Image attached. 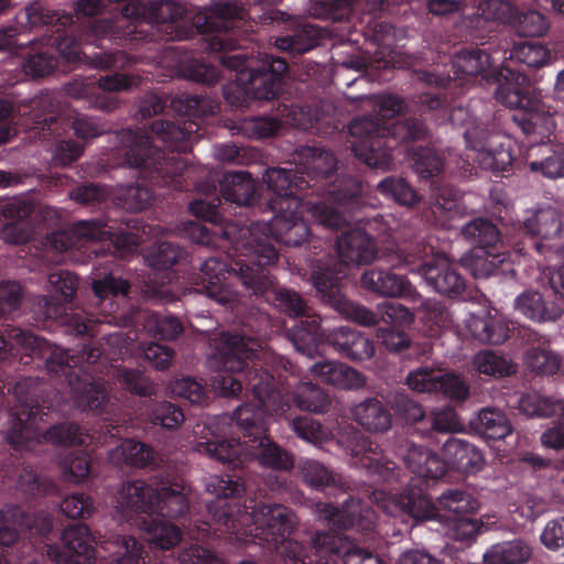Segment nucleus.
<instances>
[{
    "label": "nucleus",
    "mask_w": 564,
    "mask_h": 564,
    "mask_svg": "<svg viewBox=\"0 0 564 564\" xmlns=\"http://www.w3.org/2000/svg\"><path fill=\"white\" fill-rule=\"evenodd\" d=\"M192 232L198 245L228 249L226 257H208L200 264L197 284L209 299L221 305L238 303L239 292L230 282L237 279L250 295L279 306L290 317L299 318L289 330L297 351L308 357L318 351L321 317L311 313V307L297 292L278 288L270 273L269 268L279 258L275 247L262 240L252 243L250 230L235 224L212 228L195 225Z\"/></svg>",
    "instance_id": "nucleus-1"
},
{
    "label": "nucleus",
    "mask_w": 564,
    "mask_h": 564,
    "mask_svg": "<svg viewBox=\"0 0 564 564\" xmlns=\"http://www.w3.org/2000/svg\"><path fill=\"white\" fill-rule=\"evenodd\" d=\"M205 487L215 499L206 505L208 519L197 525V538L220 539L232 545L257 544L285 564H313L312 544L289 538L296 524L292 509L256 498L241 503L246 488L238 475H212Z\"/></svg>",
    "instance_id": "nucleus-2"
},
{
    "label": "nucleus",
    "mask_w": 564,
    "mask_h": 564,
    "mask_svg": "<svg viewBox=\"0 0 564 564\" xmlns=\"http://www.w3.org/2000/svg\"><path fill=\"white\" fill-rule=\"evenodd\" d=\"M174 113L175 121L158 119L149 126L150 133L160 140L173 154L169 155L153 145L151 135L143 130L122 131L121 143L127 148L124 160L153 186L174 191H188L187 163L178 154L187 152L199 122L213 113V106L202 95L181 94L170 96L159 90L145 93L139 100L138 115L148 119L156 115Z\"/></svg>",
    "instance_id": "nucleus-3"
},
{
    "label": "nucleus",
    "mask_w": 564,
    "mask_h": 564,
    "mask_svg": "<svg viewBox=\"0 0 564 564\" xmlns=\"http://www.w3.org/2000/svg\"><path fill=\"white\" fill-rule=\"evenodd\" d=\"M73 8L75 9V6ZM74 13H76L75 10ZM94 20L95 18H80L78 20L76 14L50 9L39 0L30 3L17 15V22L21 26L29 25L30 29L45 28L43 41L47 48L30 53L23 59L22 66L24 73L29 76L43 77L48 75L57 67V57L53 52L55 51L69 64L89 58L90 65L95 68L115 70L112 75L99 77L97 80L99 91L94 99L96 108L109 112L119 106V100L109 93L138 87L141 77L118 72L137 62L134 56L127 54L124 51H101L89 56L83 50L84 44L105 48L104 40H96L93 36L87 39L89 25Z\"/></svg>",
    "instance_id": "nucleus-4"
},
{
    "label": "nucleus",
    "mask_w": 564,
    "mask_h": 564,
    "mask_svg": "<svg viewBox=\"0 0 564 564\" xmlns=\"http://www.w3.org/2000/svg\"><path fill=\"white\" fill-rule=\"evenodd\" d=\"M327 198L329 204L314 205L313 216L324 228L336 231L341 229L335 239L338 259L330 256L314 259L311 272L317 263L330 260L341 264L346 275L349 264L365 265L379 260L390 267H402L426 254L427 248L422 241H411L403 246L392 241L381 248L377 246L371 231L378 229L382 217L368 218L362 215L366 198L360 178L344 177L339 185L330 186Z\"/></svg>",
    "instance_id": "nucleus-5"
},
{
    "label": "nucleus",
    "mask_w": 564,
    "mask_h": 564,
    "mask_svg": "<svg viewBox=\"0 0 564 564\" xmlns=\"http://www.w3.org/2000/svg\"><path fill=\"white\" fill-rule=\"evenodd\" d=\"M245 14V8L237 1H214L196 15L195 23L200 33H215L208 39V50L218 53V62L235 72V77L224 86L225 100L234 107L248 108L252 100L279 98L289 64L285 58L271 54L249 56L241 52L231 53L228 31L236 22L242 21Z\"/></svg>",
    "instance_id": "nucleus-6"
},
{
    "label": "nucleus",
    "mask_w": 564,
    "mask_h": 564,
    "mask_svg": "<svg viewBox=\"0 0 564 564\" xmlns=\"http://www.w3.org/2000/svg\"><path fill=\"white\" fill-rule=\"evenodd\" d=\"M263 379H272L264 375L250 377L252 402L238 406L232 414L235 430L229 438L212 433V437L198 441L196 449L208 457L229 464L232 469L242 468L248 462L257 459L262 466L273 470H291L294 465L293 456L267 436L268 416L281 414L288 405L274 386L267 389L265 394L260 389Z\"/></svg>",
    "instance_id": "nucleus-7"
},
{
    "label": "nucleus",
    "mask_w": 564,
    "mask_h": 564,
    "mask_svg": "<svg viewBox=\"0 0 564 564\" xmlns=\"http://www.w3.org/2000/svg\"><path fill=\"white\" fill-rule=\"evenodd\" d=\"M261 344L253 337L240 334L221 333L212 356V365L216 370L214 386L223 397H236L243 388L250 390V377L259 375V378L268 375L272 379H263L260 389L263 395L267 389L274 386L288 405L281 414L274 416H285L291 410L292 404L303 411L312 413H326L332 404L328 392L313 382H301L290 394L281 382V378L264 368L259 360Z\"/></svg>",
    "instance_id": "nucleus-8"
},
{
    "label": "nucleus",
    "mask_w": 564,
    "mask_h": 564,
    "mask_svg": "<svg viewBox=\"0 0 564 564\" xmlns=\"http://www.w3.org/2000/svg\"><path fill=\"white\" fill-rule=\"evenodd\" d=\"M6 332L9 339L0 335V359H4L14 349V341L32 360L43 361L50 376L61 378L69 387L78 408L99 416L111 414L113 403L106 382L93 373L95 369H90L102 356L99 347L91 343L83 344L79 354L70 355L69 350L19 327H10Z\"/></svg>",
    "instance_id": "nucleus-9"
},
{
    "label": "nucleus",
    "mask_w": 564,
    "mask_h": 564,
    "mask_svg": "<svg viewBox=\"0 0 564 564\" xmlns=\"http://www.w3.org/2000/svg\"><path fill=\"white\" fill-rule=\"evenodd\" d=\"M77 19L95 18L88 37L115 43L144 44L153 41L149 29L164 31L165 41L187 39V31L180 30L185 8L173 0H153L148 6L134 0H76Z\"/></svg>",
    "instance_id": "nucleus-10"
},
{
    "label": "nucleus",
    "mask_w": 564,
    "mask_h": 564,
    "mask_svg": "<svg viewBox=\"0 0 564 564\" xmlns=\"http://www.w3.org/2000/svg\"><path fill=\"white\" fill-rule=\"evenodd\" d=\"M373 99V112L355 118L348 126L351 150L369 167L388 170L394 161L393 151L400 144L425 139L427 128L414 117L394 119L405 108L400 96L383 94Z\"/></svg>",
    "instance_id": "nucleus-11"
},
{
    "label": "nucleus",
    "mask_w": 564,
    "mask_h": 564,
    "mask_svg": "<svg viewBox=\"0 0 564 564\" xmlns=\"http://www.w3.org/2000/svg\"><path fill=\"white\" fill-rule=\"evenodd\" d=\"M118 505L130 519L138 517L152 547L171 550L182 540L180 528L170 521L184 517L189 508L182 484L153 487L143 480L128 481L120 489Z\"/></svg>",
    "instance_id": "nucleus-12"
},
{
    "label": "nucleus",
    "mask_w": 564,
    "mask_h": 564,
    "mask_svg": "<svg viewBox=\"0 0 564 564\" xmlns=\"http://www.w3.org/2000/svg\"><path fill=\"white\" fill-rule=\"evenodd\" d=\"M12 393L15 400L11 412V426L7 433L8 443L15 449L29 448L43 438L54 445L84 446L88 435L74 422H63L42 432L40 423L47 415L42 384L37 378L26 377L13 386L0 381V402Z\"/></svg>",
    "instance_id": "nucleus-13"
},
{
    "label": "nucleus",
    "mask_w": 564,
    "mask_h": 564,
    "mask_svg": "<svg viewBox=\"0 0 564 564\" xmlns=\"http://www.w3.org/2000/svg\"><path fill=\"white\" fill-rule=\"evenodd\" d=\"M302 154L306 158L304 172L284 167H270L264 172L262 178L269 191L267 205L271 212L297 209V195L307 189H311V195L323 198L313 203L312 207L323 203L329 204L327 192L330 186L339 185L344 177H351L337 176V159L332 151L312 147L303 149ZM311 210L313 212V208Z\"/></svg>",
    "instance_id": "nucleus-14"
},
{
    "label": "nucleus",
    "mask_w": 564,
    "mask_h": 564,
    "mask_svg": "<svg viewBox=\"0 0 564 564\" xmlns=\"http://www.w3.org/2000/svg\"><path fill=\"white\" fill-rule=\"evenodd\" d=\"M196 189L200 197L189 204V210L194 216L208 224L191 223L188 229L192 237L193 227L195 225L212 228L216 225L225 226L227 224H235L239 228H246V226H240L236 221L226 220L219 213L221 198L217 193L215 183L206 182L198 184ZM296 210L297 209L292 208L284 212H274L275 216L272 220L263 226L267 231L264 237H256L253 229L247 227L251 232V242L254 243V240H262L271 243L273 247L274 245L271 242V239L288 247H297L304 242H307L310 246L314 243L311 229L307 224L297 216Z\"/></svg>",
    "instance_id": "nucleus-15"
},
{
    "label": "nucleus",
    "mask_w": 564,
    "mask_h": 564,
    "mask_svg": "<svg viewBox=\"0 0 564 564\" xmlns=\"http://www.w3.org/2000/svg\"><path fill=\"white\" fill-rule=\"evenodd\" d=\"M489 82L497 86L496 100L516 110L512 121L525 135L543 138L554 127L553 118L541 109V102L533 94L530 79L522 70L502 63L490 72Z\"/></svg>",
    "instance_id": "nucleus-16"
},
{
    "label": "nucleus",
    "mask_w": 564,
    "mask_h": 564,
    "mask_svg": "<svg viewBox=\"0 0 564 564\" xmlns=\"http://www.w3.org/2000/svg\"><path fill=\"white\" fill-rule=\"evenodd\" d=\"M19 116L26 117L23 124L42 133L43 138L61 135L67 128L85 141L101 135L106 129L96 118L87 115H77L67 118L61 110L56 99L51 94H41L29 100L26 105L18 106Z\"/></svg>",
    "instance_id": "nucleus-17"
},
{
    "label": "nucleus",
    "mask_w": 564,
    "mask_h": 564,
    "mask_svg": "<svg viewBox=\"0 0 564 564\" xmlns=\"http://www.w3.org/2000/svg\"><path fill=\"white\" fill-rule=\"evenodd\" d=\"M463 237L474 247L462 258L463 265L475 279L505 275L512 272L509 254L503 249L500 230L485 218H475L464 225Z\"/></svg>",
    "instance_id": "nucleus-18"
},
{
    "label": "nucleus",
    "mask_w": 564,
    "mask_h": 564,
    "mask_svg": "<svg viewBox=\"0 0 564 564\" xmlns=\"http://www.w3.org/2000/svg\"><path fill=\"white\" fill-rule=\"evenodd\" d=\"M402 513L419 524L425 521H447L458 516L471 514L478 509V501L463 489L448 488L437 498L438 508L417 488H406L398 497Z\"/></svg>",
    "instance_id": "nucleus-19"
},
{
    "label": "nucleus",
    "mask_w": 564,
    "mask_h": 564,
    "mask_svg": "<svg viewBox=\"0 0 564 564\" xmlns=\"http://www.w3.org/2000/svg\"><path fill=\"white\" fill-rule=\"evenodd\" d=\"M48 294L41 296L39 306L45 319L65 318L66 330L75 336H96L98 324L83 313L66 314V306L73 302L78 289L77 276L67 270L50 273Z\"/></svg>",
    "instance_id": "nucleus-20"
},
{
    "label": "nucleus",
    "mask_w": 564,
    "mask_h": 564,
    "mask_svg": "<svg viewBox=\"0 0 564 564\" xmlns=\"http://www.w3.org/2000/svg\"><path fill=\"white\" fill-rule=\"evenodd\" d=\"M344 278L343 265L333 260L317 263L310 272V280L325 304L345 318L361 326L378 324L379 315L376 312L345 296L341 282Z\"/></svg>",
    "instance_id": "nucleus-21"
},
{
    "label": "nucleus",
    "mask_w": 564,
    "mask_h": 564,
    "mask_svg": "<svg viewBox=\"0 0 564 564\" xmlns=\"http://www.w3.org/2000/svg\"><path fill=\"white\" fill-rule=\"evenodd\" d=\"M494 58L488 48L479 46H465L456 51L451 58L453 75L446 76L434 70L422 72L420 79L429 86L449 89L452 86L460 88L474 83L478 76L489 82Z\"/></svg>",
    "instance_id": "nucleus-22"
},
{
    "label": "nucleus",
    "mask_w": 564,
    "mask_h": 564,
    "mask_svg": "<svg viewBox=\"0 0 564 564\" xmlns=\"http://www.w3.org/2000/svg\"><path fill=\"white\" fill-rule=\"evenodd\" d=\"M108 220L93 218L78 220L68 228L52 235L51 243L55 249L67 251L78 248L83 242L110 240L118 250L133 251L140 243L135 234L128 231H113Z\"/></svg>",
    "instance_id": "nucleus-23"
},
{
    "label": "nucleus",
    "mask_w": 564,
    "mask_h": 564,
    "mask_svg": "<svg viewBox=\"0 0 564 564\" xmlns=\"http://www.w3.org/2000/svg\"><path fill=\"white\" fill-rule=\"evenodd\" d=\"M53 527L54 519L50 513H31L18 505L4 506L0 509V564H12L4 547L12 546L21 533L47 538Z\"/></svg>",
    "instance_id": "nucleus-24"
},
{
    "label": "nucleus",
    "mask_w": 564,
    "mask_h": 564,
    "mask_svg": "<svg viewBox=\"0 0 564 564\" xmlns=\"http://www.w3.org/2000/svg\"><path fill=\"white\" fill-rule=\"evenodd\" d=\"M311 551H314L313 564H386L378 555L324 531L315 533Z\"/></svg>",
    "instance_id": "nucleus-25"
},
{
    "label": "nucleus",
    "mask_w": 564,
    "mask_h": 564,
    "mask_svg": "<svg viewBox=\"0 0 564 564\" xmlns=\"http://www.w3.org/2000/svg\"><path fill=\"white\" fill-rule=\"evenodd\" d=\"M519 230L531 240L535 252L544 256L551 249L549 242L564 236V213L551 206L528 210Z\"/></svg>",
    "instance_id": "nucleus-26"
},
{
    "label": "nucleus",
    "mask_w": 564,
    "mask_h": 564,
    "mask_svg": "<svg viewBox=\"0 0 564 564\" xmlns=\"http://www.w3.org/2000/svg\"><path fill=\"white\" fill-rule=\"evenodd\" d=\"M421 241L426 246L427 252L421 259L416 258L413 264L420 261L416 270L426 284L435 292L448 297L454 299L463 294L466 289V280L459 273L458 268L440 254H433L431 259L425 260L429 254L433 253V248L423 240ZM409 265H412V263Z\"/></svg>",
    "instance_id": "nucleus-27"
},
{
    "label": "nucleus",
    "mask_w": 564,
    "mask_h": 564,
    "mask_svg": "<svg viewBox=\"0 0 564 564\" xmlns=\"http://www.w3.org/2000/svg\"><path fill=\"white\" fill-rule=\"evenodd\" d=\"M316 513L321 520L341 530L351 529L369 533L376 528L373 510L350 495L343 501L340 508L333 503H317Z\"/></svg>",
    "instance_id": "nucleus-28"
},
{
    "label": "nucleus",
    "mask_w": 564,
    "mask_h": 564,
    "mask_svg": "<svg viewBox=\"0 0 564 564\" xmlns=\"http://www.w3.org/2000/svg\"><path fill=\"white\" fill-rule=\"evenodd\" d=\"M406 384L413 391L421 393L440 392L453 401H465L469 397V386L456 373H442L429 367H421L406 377Z\"/></svg>",
    "instance_id": "nucleus-29"
},
{
    "label": "nucleus",
    "mask_w": 564,
    "mask_h": 564,
    "mask_svg": "<svg viewBox=\"0 0 564 564\" xmlns=\"http://www.w3.org/2000/svg\"><path fill=\"white\" fill-rule=\"evenodd\" d=\"M0 482L9 488L14 487L25 499L47 495L53 489L51 482L13 455H3L0 459Z\"/></svg>",
    "instance_id": "nucleus-30"
},
{
    "label": "nucleus",
    "mask_w": 564,
    "mask_h": 564,
    "mask_svg": "<svg viewBox=\"0 0 564 564\" xmlns=\"http://www.w3.org/2000/svg\"><path fill=\"white\" fill-rule=\"evenodd\" d=\"M318 336L343 357L352 361L369 360L375 356V341L365 333L348 326H340L333 329H324L321 327Z\"/></svg>",
    "instance_id": "nucleus-31"
},
{
    "label": "nucleus",
    "mask_w": 564,
    "mask_h": 564,
    "mask_svg": "<svg viewBox=\"0 0 564 564\" xmlns=\"http://www.w3.org/2000/svg\"><path fill=\"white\" fill-rule=\"evenodd\" d=\"M389 269L371 268L360 278L364 289L386 297H404L411 302L420 300L421 294L412 286L405 275L398 274Z\"/></svg>",
    "instance_id": "nucleus-32"
},
{
    "label": "nucleus",
    "mask_w": 564,
    "mask_h": 564,
    "mask_svg": "<svg viewBox=\"0 0 564 564\" xmlns=\"http://www.w3.org/2000/svg\"><path fill=\"white\" fill-rule=\"evenodd\" d=\"M32 206L20 199H10L0 205V215L4 221L0 229L1 239L11 245L26 243L33 234L29 217Z\"/></svg>",
    "instance_id": "nucleus-33"
},
{
    "label": "nucleus",
    "mask_w": 564,
    "mask_h": 564,
    "mask_svg": "<svg viewBox=\"0 0 564 564\" xmlns=\"http://www.w3.org/2000/svg\"><path fill=\"white\" fill-rule=\"evenodd\" d=\"M398 455L416 477L440 479L446 473L445 460L424 445L404 440L398 448Z\"/></svg>",
    "instance_id": "nucleus-34"
},
{
    "label": "nucleus",
    "mask_w": 564,
    "mask_h": 564,
    "mask_svg": "<svg viewBox=\"0 0 564 564\" xmlns=\"http://www.w3.org/2000/svg\"><path fill=\"white\" fill-rule=\"evenodd\" d=\"M399 0H314L308 12L323 20L341 21L352 8L359 7L370 14L386 11Z\"/></svg>",
    "instance_id": "nucleus-35"
},
{
    "label": "nucleus",
    "mask_w": 564,
    "mask_h": 564,
    "mask_svg": "<svg viewBox=\"0 0 564 564\" xmlns=\"http://www.w3.org/2000/svg\"><path fill=\"white\" fill-rule=\"evenodd\" d=\"M351 464L364 469L369 477L378 482H392L400 477L398 465L389 459L378 445L373 446L371 443L352 451Z\"/></svg>",
    "instance_id": "nucleus-36"
},
{
    "label": "nucleus",
    "mask_w": 564,
    "mask_h": 564,
    "mask_svg": "<svg viewBox=\"0 0 564 564\" xmlns=\"http://www.w3.org/2000/svg\"><path fill=\"white\" fill-rule=\"evenodd\" d=\"M419 105L422 112H430L440 123L449 121L453 126L467 128L474 120L463 106H453L447 99V89L444 91H425L419 95Z\"/></svg>",
    "instance_id": "nucleus-37"
},
{
    "label": "nucleus",
    "mask_w": 564,
    "mask_h": 564,
    "mask_svg": "<svg viewBox=\"0 0 564 564\" xmlns=\"http://www.w3.org/2000/svg\"><path fill=\"white\" fill-rule=\"evenodd\" d=\"M514 310L535 323L556 322L564 315V306L557 301H547L535 290H524L514 299Z\"/></svg>",
    "instance_id": "nucleus-38"
},
{
    "label": "nucleus",
    "mask_w": 564,
    "mask_h": 564,
    "mask_svg": "<svg viewBox=\"0 0 564 564\" xmlns=\"http://www.w3.org/2000/svg\"><path fill=\"white\" fill-rule=\"evenodd\" d=\"M445 464L465 474H476L484 466L482 453L471 443L451 436L443 445Z\"/></svg>",
    "instance_id": "nucleus-39"
},
{
    "label": "nucleus",
    "mask_w": 564,
    "mask_h": 564,
    "mask_svg": "<svg viewBox=\"0 0 564 564\" xmlns=\"http://www.w3.org/2000/svg\"><path fill=\"white\" fill-rule=\"evenodd\" d=\"M311 372L323 382L339 389H359L365 377L356 369L339 361H319L311 366Z\"/></svg>",
    "instance_id": "nucleus-40"
},
{
    "label": "nucleus",
    "mask_w": 564,
    "mask_h": 564,
    "mask_svg": "<svg viewBox=\"0 0 564 564\" xmlns=\"http://www.w3.org/2000/svg\"><path fill=\"white\" fill-rule=\"evenodd\" d=\"M221 197L238 206H250L258 200L257 183L248 172L226 173L219 182Z\"/></svg>",
    "instance_id": "nucleus-41"
},
{
    "label": "nucleus",
    "mask_w": 564,
    "mask_h": 564,
    "mask_svg": "<svg viewBox=\"0 0 564 564\" xmlns=\"http://www.w3.org/2000/svg\"><path fill=\"white\" fill-rule=\"evenodd\" d=\"M470 429L486 441H500L513 431L508 415L496 408L481 409L469 422Z\"/></svg>",
    "instance_id": "nucleus-42"
},
{
    "label": "nucleus",
    "mask_w": 564,
    "mask_h": 564,
    "mask_svg": "<svg viewBox=\"0 0 564 564\" xmlns=\"http://www.w3.org/2000/svg\"><path fill=\"white\" fill-rule=\"evenodd\" d=\"M351 412L355 421L371 433H384L392 425L389 409L377 398H367L356 404Z\"/></svg>",
    "instance_id": "nucleus-43"
},
{
    "label": "nucleus",
    "mask_w": 564,
    "mask_h": 564,
    "mask_svg": "<svg viewBox=\"0 0 564 564\" xmlns=\"http://www.w3.org/2000/svg\"><path fill=\"white\" fill-rule=\"evenodd\" d=\"M562 365L561 356L550 348L547 340H540L527 350L525 366L536 376H553Z\"/></svg>",
    "instance_id": "nucleus-44"
},
{
    "label": "nucleus",
    "mask_w": 564,
    "mask_h": 564,
    "mask_svg": "<svg viewBox=\"0 0 564 564\" xmlns=\"http://www.w3.org/2000/svg\"><path fill=\"white\" fill-rule=\"evenodd\" d=\"M187 252L177 243L172 241H161L156 243L147 256V261L151 268L158 271H167V279L171 282L175 278V271L170 270L180 265L186 260Z\"/></svg>",
    "instance_id": "nucleus-45"
},
{
    "label": "nucleus",
    "mask_w": 564,
    "mask_h": 564,
    "mask_svg": "<svg viewBox=\"0 0 564 564\" xmlns=\"http://www.w3.org/2000/svg\"><path fill=\"white\" fill-rule=\"evenodd\" d=\"M518 409L528 417H553L557 413H564V400L529 392L520 397Z\"/></svg>",
    "instance_id": "nucleus-46"
},
{
    "label": "nucleus",
    "mask_w": 564,
    "mask_h": 564,
    "mask_svg": "<svg viewBox=\"0 0 564 564\" xmlns=\"http://www.w3.org/2000/svg\"><path fill=\"white\" fill-rule=\"evenodd\" d=\"M300 468L304 482L316 490L325 491L328 488H339L344 492L347 491V487L341 478L317 460H302Z\"/></svg>",
    "instance_id": "nucleus-47"
},
{
    "label": "nucleus",
    "mask_w": 564,
    "mask_h": 564,
    "mask_svg": "<svg viewBox=\"0 0 564 564\" xmlns=\"http://www.w3.org/2000/svg\"><path fill=\"white\" fill-rule=\"evenodd\" d=\"M319 29L312 24L301 25L293 34L278 37V50L292 56L304 54L319 44Z\"/></svg>",
    "instance_id": "nucleus-48"
},
{
    "label": "nucleus",
    "mask_w": 564,
    "mask_h": 564,
    "mask_svg": "<svg viewBox=\"0 0 564 564\" xmlns=\"http://www.w3.org/2000/svg\"><path fill=\"white\" fill-rule=\"evenodd\" d=\"M532 555L531 547L521 540L507 541L492 545L484 554L489 564H524Z\"/></svg>",
    "instance_id": "nucleus-49"
},
{
    "label": "nucleus",
    "mask_w": 564,
    "mask_h": 564,
    "mask_svg": "<svg viewBox=\"0 0 564 564\" xmlns=\"http://www.w3.org/2000/svg\"><path fill=\"white\" fill-rule=\"evenodd\" d=\"M294 434L304 442L314 446H322L328 442L333 434L332 431L318 420L308 415H296L294 417L284 416Z\"/></svg>",
    "instance_id": "nucleus-50"
},
{
    "label": "nucleus",
    "mask_w": 564,
    "mask_h": 564,
    "mask_svg": "<svg viewBox=\"0 0 564 564\" xmlns=\"http://www.w3.org/2000/svg\"><path fill=\"white\" fill-rule=\"evenodd\" d=\"M376 188L382 196L402 206L413 207L421 202L419 193L400 176H387L377 184Z\"/></svg>",
    "instance_id": "nucleus-51"
},
{
    "label": "nucleus",
    "mask_w": 564,
    "mask_h": 564,
    "mask_svg": "<svg viewBox=\"0 0 564 564\" xmlns=\"http://www.w3.org/2000/svg\"><path fill=\"white\" fill-rule=\"evenodd\" d=\"M508 58L528 68H541L550 64L552 54L541 42L531 41L514 44Z\"/></svg>",
    "instance_id": "nucleus-52"
},
{
    "label": "nucleus",
    "mask_w": 564,
    "mask_h": 564,
    "mask_svg": "<svg viewBox=\"0 0 564 564\" xmlns=\"http://www.w3.org/2000/svg\"><path fill=\"white\" fill-rule=\"evenodd\" d=\"M477 162L482 170L491 171L496 175L506 176L512 172L514 155L510 150L509 143L495 142L494 147L482 151Z\"/></svg>",
    "instance_id": "nucleus-53"
},
{
    "label": "nucleus",
    "mask_w": 564,
    "mask_h": 564,
    "mask_svg": "<svg viewBox=\"0 0 564 564\" xmlns=\"http://www.w3.org/2000/svg\"><path fill=\"white\" fill-rule=\"evenodd\" d=\"M473 336L485 344L500 345L508 338L509 328L503 321L494 316L473 318L469 324Z\"/></svg>",
    "instance_id": "nucleus-54"
},
{
    "label": "nucleus",
    "mask_w": 564,
    "mask_h": 564,
    "mask_svg": "<svg viewBox=\"0 0 564 564\" xmlns=\"http://www.w3.org/2000/svg\"><path fill=\"white\" fill-rule=\"evenodd\" d=\"M154 451L147 444L133 440L120 443L112 458L131 467H147L154 462Z\"/></svg>",
    "instance_id": "nucleus-55"
},
{
    "label": "nucleus",
    "mask_w": 564,
    "mask_h": 564,
    "mask_svg": "<svg viewBox=\"0 0 564 564\" xmlns=\"http://www.w3.org/2000/svg\"><path fill=\"white\" fill-rule=\"evenodd\" d=\"M152 197L153 194L149 187L134 183L118 186L115 200L121 208L134 213L144 210Z\"/></svg>",
    "instance_id": "nucleus-56"
},
{
    "label": "nucleus",
    "mask_w": 564,
    "mask_h": 564,
    "mask_svg": "<svg viewBox=\"0 0 564 564\" xmlns=\"http://www.w3.org/2000/svg\"><path fill=\"white\" fill-rule=\"evenodd\" d=\"M463 137L467 149L476 152L475 160L477 161L482 151L495 145L499 133L495 130L494 124L475 121L464 130Z\"/></svg>",
    "instance_id": "nucleus-57"
},
{
    "label": "nucleus",
    "mask_w": 564,
    "mask_h": 564,
    "mask_svg": "<svg viewBox=\"0 0 564 564\" xmlns=\"http://www.w3.org/2000/svg\"><path fill=\"white\" fill-rule=\"evenodd\" d=\"M282 106L283 108L279 109V111L286 123L304 131L317 129L322 118L310 105L283 104Z\"/></svg>",
    "instance_id": "nucleus-58"
},
{
    "label": "nucleus",
    "mask_w": 564,
    "mask_h": 564,
    "mask_svg": "<svg viewBox=\"0 0 564 564\" xmlns=\"http://www.w3.org/2000/svg\"><path fill=\"white\" fill-rule=\"evenodd\" d=\"M392 408L398 416L403 419L410 426L412 434L417 433V427H423L426 421V413L422 405L411 399L406 393L398 392L393 397Z\"/></svg>",
    "instance_id": "nucleus-59"
},
{
    "label": "nucleus",
    "mask_w": 564,
    "mask_h": 564,
    "mask_svg": "<svg viewBox=\"0 0 564 564\" xmlns=\"http://www.w3.org/2000/svg\"><path fill=\"white\" fill-rule=\"evenodd\" d=\"M413 169L421 178H432L441 173L444 161L442 156L430 147H417L411 152Z\"/></svg>",
    "instance_id": "nucleus-60"
},
{
    "label": "nucleus",
    "mask_w": 564,
    "mask_h": 564,
    "mask_svg": "<svg viewBox=\"0 0 564 564\" xmlns=\"http://www.w3.org/2000/svg\"><path fill=\"white\" fill-rule=\"evenodd\" d=\"M145 327L154 338L161 340H173L183 332V325L177 317L158 312L149 315Z\"/></svg>",
    "instance_id": "nucleus-61"
},
{
    "label": "nucleus",
    "mask_w": 564,
    "mask_h": 564,
    "mask_svg": "<svg viewBox=\"0 0 564 564\" xmlns=\"http://www.w3.org/2000/svg\"><path fill=\"white\" fill-rule=\"evenodd\" d=\"M178 67L184 78L206 85L215 84L220 77L219 69L202 58H186L180 62Z\"/></svg>",
    "instance_id": "nucleus-62"
},
{
    "label": "nucleus",
    "mask_w": 564,
    "mask_h": 564,
    "mask_svg": "<svg viewBox=\"0 0 564 564\" xmlns=\"http://www.w3.org/2000/svg\"><path fill=\"white\" fill-rule=\"evenodd\" d=\"M149 417L154 425L165 430H176L184 422L185 415L181 406L170 401H162L151 406Z\"/></svg>",
    "instance_id": "nucleus-63"
},
{
    "label": "nucleus",
    "mask_w": 564,
    "mask_h": 564,
    "mask_svg": "<svg viewBox=\"0 0 564 564\" xmlns=\"http://www.w3.org/2000/svg\"><path fill=\"white\" fill-rule=\"evenodd\" d=\"M474 367L479 373L491 377L509 376L513 369L512 364L503 356L490 350H482L475 355Z\"/></svg>",
    "instance_id": "nucleus-64"
}]
</instances>
